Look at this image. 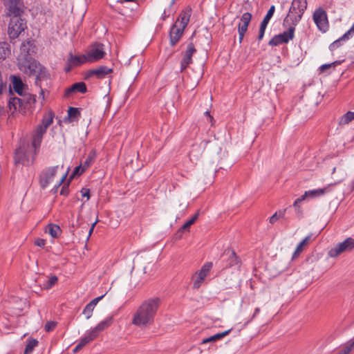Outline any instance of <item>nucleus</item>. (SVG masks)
Segmentation results:
<instances>
[{"instance_id":"obj_5","label":"nucleus","mask_w":354,"mask_h":354,"mask_svg":"<svg viewBox=\"0 0 354 354\" xmlns=\"http://www.w3.org/2000/svg\"><path fill=\"white\" fill-rule=\"evenodd\" d=\"M307 7L306 0H293L290 8V14L288 17L292 21V24L295 26L301 19L304 10Z\"/></svg>"},{"instance_id":"obj_36","label":"nucleus","mask_w":354,"mask_h":354,"mask_svg":"<svg viewBox=\"0 0 354 354\" xmlns=\"http://www.w3.org/2000/svg\"><path fill=\"white\" fill-rule=\"evenodd\" d=\"M354 348V337L337 354H349Z\"/></svg>"},{"instance_id":"obj_33","label":"nucleus","mask_w":354,"mask_h":354,"mask_svg":"<svg viewBox=\"0 0 354 354\" xmlns=\"http://www.w3.org/2000/svg\"><path fill=\"white\" fill-rule=\"evenodd\" d=\"M10 53L9 44L5 42L0 43V60H4Z\"/></svg>"},{"instance_id":"obj_45","label":"nucleus","mask_w":354,"mask_h":354,"mask_svg":"<svg viewBox=\"0 0 354 354\" xmlns=\"http://www.w3.org/2000/svg\"><path fill=\"white\" fill-rule=\"evenodd\" d=\"M339 64V62H334L333 63H330V64H323L320 66V71H324L325 70L329 68L330 66H335L337 64Z\"/></svg>"},{"instance_id":"obj_38","label":"nucleus","mask_w":354,"mask_h":354,"mask_svg":"<svg viewBox=\"0 0 354 354\" xmlns=\"http://www.w3.org/2000/svg\"><path fill=\"white\" fill-rule=\"evenodd\" d=\"M57 281L58 278L56 276H52L44 282L43 288L47 290L50 289L57 283Z\"/></svg>"},{"instance_id":"obj_6","label":"nucleus","mask_w":354,"mask_h":354,"mask_svg":"<svg viewBox=\"0 0 354 354\" xmlns=\"http://www.w3.org/2000/svg\"><path fill=\"white\" fill-rule=\"evenodd\" d=\"M36 101V96L29 95L28 97H11L8 101V107L12 113L19 111H21L26 109V104H31Z\"/></svg>"},{"instance_id":"obj_8","label":"nucleus","mask_w":354,"mask_h":354,"mask_svg":"<svg viewBox=\"0 0 354 354\" xmlns=\"http://www.w3.org/2000/svg\"><path fill=\"white\" fill-rule=\"evenodd\" d=\"M354 248V239L351 237L346 239L343 242L339 243L332 248L328 252L331 258L338 257L343 252H350Z\"/></svg>"},{"instance_id":"obj_58","label":"nucleus","mask_w":354,"mask_h":354,"mask_svg":"<svg viewBox=\"0 0 354 354\" xmlns=\"http://www.w3.org/2000/svg\"><path fill=\"white\" fill-rule=\"evenodd\" d=\"M244 35L243 33H239V43H241L242 41H243V39L244 37Z\"/></svg>"},{"instance_id":"obj_46","label":"nucleus","mask_w":354,"mask_h":354,"mask_svg":"<svg viewBox=\"0 0 354 354\" xmlns=\"http://www.w3.org/2000/svg\"><path fill=\"white\" fill-rule=\"evenodd\" d=\"M89 342V339L84 335V336L80 339L78 344H80V346H82L83 348Z\"/></svg>"},{"instance_id":"obj_49","label":"nucleus","mask_w":354,"mask_h":354,"mask_svg":"<svg viewBox=\"0 0 354 354\" xmlns=\"http://www.w3.org/2000/svg\"><path fill=\"white\" fill-rule=\"evenodd\" d=\"M82 164H80V165H79L78 167H76L75 168V170H74V172H73V174L74 175H79V174H81L82 172Z\"/></svg>"},{"instance_id":"obj_61","label":"nucleus","mask_w":354,"mask_h":354,"mask_svg":"<svg viewBox=\"0 0 354 354\" xmlns=\"http://www.w3.org/2000/svg\"><path fill=\"white\" fill-rule=\"evenodd\" d=\"M93 230H94L93 228H91V227L90 228L89 232H88V235L87 239H89V237L91 236V235L92 234V233H93Z\"/></svg>"},{"instance_id":"obj_4","label":"nucleus","mask_w":354,"mask_h":354,"mask_svg":"<svg viewBox=\"0 0 354 354\" xmlns=\"http://www.w3.org/2000/svg\"><path fill=\"white\" fill-rule=\"evenodd\" d=\"M20 15L11 14V19L8 25V35L11 39H15L27 28L26 21L22 19Z\"/></svg>"},{"instance_id":"obj_16","label":"nucleus","mask_w":354,"mask_h":354,"mask_svg":"<svg viewBox=\"0 0 354 354\" xmlns=\"http://www.w3.org/2000/svg\"><path fill=\"white\" fill-rule=\"evenodd\" d=\"M35 46L32 40H28L21 44L20 46V53L17 58H30L31 55L35 53Z\"/></svg>"},{"instance_id":"obj_41","label":"nucleus","mask_w":354,"mask_h":354,"mask_svg":"<svg viewBox=\"0 0 354 354\" xmlns=\"http://www.w3.org/2000/svg\"><path fill=\"white\" fill-rule=\"evenodd\" d=\"M229 266H238L239 261L237 257L234 252H231L229 257Z\"/></svg>"},{"instance_id":"obj_28","label":"nucleus","mask_w":354,"mask_h":354,"mask_svg":"<svg viewBox=\"0 0 354 354\" xmlns=\"http://www.w3.org/2000/svg\"><path fill=\"white\" fill-rule=\"evenodd\" d=\"M231 331V329H229V330H225L222 333H216L214 335H212L207 338H205L202 340L201 342V344H207V343H209V342H216L223 337H224L225 336L227 335Z\"/></svg>"},{"instance_id":"obj_19","label":"nucleus","mask_w":354,"mask_h":354,"mask_svg":"<svg viewBox=\"0 0 354 354\" xmlns=\"http://www.w3.org/2000/svg\"><path fill=\"white\" fill-rule=\"evenodd\" d=\"M354 35V24L351 26V28L346 31L341 37H339L338 39L335 40L334 42H333L330 46L329 49L331 51L335 50L336 48H337L340 45L342 41H345L348 40L353 35Z\"/></svg>"},{"instance_id":"obj_32","label":"nucleus","mask_w":354,"mask_h":354,"mask_svg":"<svg viewBox=\"0 0 354 354\" xmlns=\"http://www.w3.org/2000/svg\"><path fill=\"white\" fill-rule=\"evenodd\" d=\"M112 321V317H107L104 320L101 321L95 328L100 333L108 328L111 324Z\"/></svg>"},{"instance_id":"obj_51","label":"nucleus","mask_w":354,"mask_h":354,"mask_svg":"<svg viewBox=\"0 0 354 354\" xmlns=\"http://www.w3.org/2000/svg\"><path fill=\"white\" fill-rule=\"evenodd\" d=\"M6 113L5 106L2 102L0 101V117Z\"/></svg>"},{"instance_id":"obj_11","label":"nucleus","mask_w":354,"mask_h":354,"mask_svg":"<svg viewBox=\"0 0 354 354\" xmlns=\"http://www.w3.org/2000/svg\"><path fill=\"white\" fill-rule=\"evenodd\" d=\"M58 168V166L50 167L42 171L40 176V184L43 189L46 188L53 180Z\"/></svg>"},{"instance_id":"obj_64","label":"nucleus","mask_w":354,"mask_h":354,"mask_svg":"<svg viewBox=\"0 0 354 354\" xmlns=\"http://www.w3.org/2000/svg\"><path fill=\"white\" fill-rule=\"evenodd\" d=\"M176 0H171V5H173Z\"/></svg>"},{"instance_id":"obj_62","label":"nucleus","mask_w":354,"mask_h":354,"mask_svg":"<svg viewBox=\"0 0 354 354\" xmlns=\"http://www.w3.org/2000/svg\"><path fill=\"white\" fill-rule=\"evenodd\" d=\"M299 202L297 201V199H296V200L295 201L294 203H293V206H294L295 207H299Z\"/></svg>"},{"instance_id":"obj_12","label":"nucleus","mask_w":354,"mask_h":354,"mask_svg":"<svg viewBox=\"0 0 354 354\" xmlns=\"http://www.w3.org/2000/svg\"><path fill=\"white\" fill-rule=\"evenodd\" d=\"M86 55L89 62H93L103 58L105 55L104 45L102 44L93 45Z\"/></svg>"},{"instance_id":"obj_47","label":"nucleus","mask_w":354,"mask_h":354,"mask_svg":"<svg viewBox=\"0 0 354 354\" xmlns=\"http://www.w3.org/2000/svg\"><path fill=\"white\" fill-rule=\"evenodd\" d=\"M35 243L36 245H37L39 247H44L46 244V241L43 239H37L35 241Z\"/></svg>"},{"instance_id":"obj_43","label":"nucleus","mask_w":354,"mask_h":354,"mask_svg":"<svg viewBox=\"0 0 354 354\" xmlns=\"http://www.w3.org/2000/svg\"><path fill=\"white\" fill-rule=\"evenodd\" d=\"M57 326V322L54 321H48L44 326L45 330L50 332L54 330Z\"/></svg>"},{"instance_id":"obj_40","label":"nucleus","mask_w":354,"mask_h":354,"mask_svg":"<svg viewBox=\"0 0 354 354\" xmlns=\"http://www.w3.org/2000/svg\"><path fill=\"white\" fill-rule=\"evenodd\" d=\"M285 215V210H279L275 212L270 218V223L271 224L275 223L279 218H283Z\"/></svg>"},{"instance_id":"obj_52","label":"nucleus","mask_w":354,"mask_h":354,"mask_svg":"<svg viewBox=\"0 0 354 354\" xmlns=\"http://www.w3.org/2000/svg\"><path fill=\"white\" fill-rule=\"evenodd\" d=\"M260 313V308H256L255 310H254V312L252 315V319L256 317Z\"/></svg>"},{"instance_id":"obj_3","label":"nucleus","mask_w":354,"mask_h":354,"mask_svg":"<svg viewBox=\"0 0 354 354\" xmlns=\"http://www.w3.org/2000/svg\"><path fill=\"white\" fill-rule=\"evenodd\" d=\"M32 146L30 147L28 144L23 143L15 151L14 156L15 163L28 166L32 164L34 159Z\"/></svg>"},{"instance_id":"obj_1","label":"nucleus","mask_w":354,"mask_h":354,"mask_svg":"<svg viewBox=\"0 0 354 354\" xmlns=\"http://www.w3.org/2000/svg\"><path fill=\"white\" fill-rule=\"evenodd\" d=\"M160 306L158 298L144 301L133 315L132 324L138 327H147L153 324Z\"/></svg>"},{"instance_id":"obj_42","label":"nucleus","mask_w":354,"mask_h":354,"mask_svg":"<svg viewBox=\"0 0 354 354\" xmlns=\"http://www.w3.org/2000/svg\"><path fill=\"white\" fill-rule=\"evenodd\" d=\"M198 218V214H196L191 219L187 221L181 227V230H185L189 229V227L196 221Z\"/></svg>"},{"instance_id":"obj_7","label":"nucleus","mask_w":354,"mask_h":354,"mask_svg":"<svg viewBox=\"0 0 354 354\" xmlns=\"http://www.w3.org/2000/svg\"><path fill=\"white\" fill-rule=\"evenodd\" d=\"M212 267L213 263L212 262H206L199 270L192 275V281L194 289H198L202 286L209 274Z\"/></svg>"},{"instance_id":"obj_55","label":"nucleus","mask_w":354,"mask_h":354,"mask_svg":"<svg viewBox=\"0 0 354 354\" xmlns=\"http://www.w3.org/2000/svg\"><path fill=\"white\" fill-rule=\"evenodd\" d=\"M82 348V346H80V344L77 343V344L76 345V346L73 348V353H77L80 350H81Z\"/></svg>"},{"instance_id":"obj_15","label":"nucleus","mask_w":354,"mask_h":354,"mask_svg":"<svg viewBox=\"0 0 354 354\" xmlns=\"http://www.w3.org/2000/svg\"><path fill=\"white\" fill-rule=\"evenodd\" d=\"M86 62H89L86 54L81 55H73L71 53L67 60L68 67L66 71H69L72 67L80 66Z\"/></svg>"},{"instance_id":"obj_39","label":"nucleus","mask_w":354,"mask_h":354,"mask_svg":"<svg viewBox=\"0 0 354 354\" xmlns=\"http://www.w3.org/2000/svg\"><path fill=\"white\" fill-rule=\"evenodd\" d=\"M99 332L94 327L86 331L84 335L89 339L90 342L94 340L97 337Z\"/></svg>"},{"instance_id":"obj_9","label":"nucleus","mask_w":354,"mask_h":354,"mask_svg":"<svg viewBox=\"0 0 354 354\" xmlns=\"http://www.w3.org/2000/svg\"><path fill=\"white\" fill-rule=\"evenodd\" d=\"M295 26L292 24L286 31L274 36L270 40L269 45L277 46L282 44L288 43L294 37Z\"/></svg>"},{"instance_id":"obj_23","label":"nucleus","mask_w":354,"mask_h":354,"mask_svg":"<svg viewBox=\"0 0 354 354\" xmlns=\"http://www.w3.org/2000/svg\"><path fill=\"white\" fill-rule=\"evenodd\" d=\"M252 19V15L250 12H245L242 15L240 22L238 26V32L245 34Z\"/></svg>"},{"instance_id":"obj_56","label":"nucleus","mask_w":354,"mask_h":354,"mask_svg":"<svg viewBox=\"0 0 354 354\" xmlns=\"http://www.w3.org/2000/svg\"><path fill=\"white\" fill-rule=\"evenodd\" d=\"M68 193L67 188L63 187L62 189L60 191V194L62 195H66Z\"/></svg>"},{"instance_id":"obj_14","label":"nucleus","mask_w":354,"mask_h":354,"mask_svg":"<svg viewBox=\"0 0 354 354\" xmlns=\"http://www.w3.org/2000/svg\"><path fill=\"white\" fill-rule=\"evenodd\" d=\"M196 52L193 44L187 45L186 50L183 53V59L180 62V71H183L192 62V55Z\"/></svg>"},{"instance_id":"obj_2","label":"nucleus","mask_w":354,"mask_h":354,"mask_svg":"<svg viewBox=\"0 0 354 354\" xmlns=\"http://www.w3.org/2000/svg\"><path fill=\"white\" fill-rule=\"evenodd\" d=\"M18 66L21 71L28 76L38 79L41 75V66L35 59L30 58H17Z\"/></svg>"},{"instance_id":"obj_57","label":"nucleus","mask_w":354,"mask_h":354,"mask_svg":"<svg viewBox=\"0 0 354 354\" xmlns=\"http://www.w3.org/2000/svg\"><path fill=\"white\" fill-rule=\"evenodd\" d=\"M348 187H349V189H350V191H351V192H352V191H353V190H354V180H352V181L350 183V184H349V185H348Z\"/></svg>"},{"instance_id":"obj_25","label":"nucleus","mask_w":354,"mask_h":354,"mask_svg":"<svg viewBox=\"0 0 354 354\" xmlns=\"http://www.w3.org/2000/svg\"><path fill=\"white\" fill-rule=\"evenodd\" d=\"M112 69L105 66H101L97 68L91 70L89 71V75H95L99 79L104 78L106 75L111 73Z\"/></svg>"},{"instance_id":"obj_29","label":"nucleus","mask_w":354,"mask_h":354,"mask_svg":"<svg viewBox=\"0 0 354 354\" xmlns=\"http://www.w3.org/2000/svg\"><path fill=\"white\" fill-rule=\"evenodd\" d=\"M53 238H57L61 234V229L59 225L56 224H48L45 230Z\"/></svg>"},{"instance_id":"obj_37","label":"nucleus","mask_w":354,"mask_h":354,"mask_svg":"<svg viewBox=\"0 0 354 354\" xmlns=\"http://www.w3.org/2000/svg\"><path fill=\"white\" fill-rule=\"evenodd\" d=\"M38 341L35 339H29L27 342L24 354H30L34 348L37 346Z\"/></svg>"},{"instance_id":"obj_10","label":"nucleus","mask_w":354,"mask_h":354,"mask_svg":"<svg viewBox=\"0 0 354 354\" xmlns=\"http://www.w3.org/2000/svg\"><path fill=\"white\" fill-rule=\"evenodd\" d=\"M313 20L320 31L326 32L328 30V18L326 12L324 9L319 8L314 12Z\"/></svg>"},{"instance_id":"obj_13","label":"nucleus","mask_w":354,"mask_h":354,"mask_svg":"<svg viewBox=\"0 0 354 354\" xmlns=\"http://www.w3.org/2000/svg\"><path fill=\"white\" fill-rule=\"evenodd\" d=\"M12 88L21 97H28V87L24 84L21 78L12 76L11 77Z\"/></svg>"},{"instance_id":"obj_18","label":"nucleus","mask_w":354,"mask_h":354,"mask_svg":"<svg viewBox=\"0 0 354 354\" xmlns=\"http://www.w3.org/2000/svg\"><path fill=\"white\" fill-rule=\"evenodd\" d=\"M46 130L47 128L41 124L36 128L32 142V145L35 150L39 147L42 140L43 135L46 133Z\"/></svg>"},{"instance_id":"obj_44","label":"nucleus","mask_w":354,"mask_h":354,"mask_svg":"<svg viewBox=\"0 0 354 354\" xmlns=\"http://www.w3.org/2000/svg\"><path fill=\"white\" fill-rule=\"evenodd\" d=\"M79 114V111L77 108L70 107L68 111V115L69 118H75Z\"/></svg>"},{"instance_id":"obj_20","label":"nucleus","mask_w":354,"mask_h":354,"mask_svg":"<svg viewBox=\"0 0 354 354\" xmlns=\"http://www.w3.org/2000/svg\"><path fill=\"white\" fill-rule=\"evenodd\" d=\"M184 29L179 27L178 23H175L170 30V43L171 46H174L180 39Z\"/></svg>"},{"instance_id":"obj_26","label":"nucleus","mask_w":354,"mask_h":354,"mask_svg":"<svg viewBox=\"0 0 354 354\" xmlns=\"http://www.w3.org/2000/svg\"><path fill=\"white\" fill-rule=\"evenodd\" d=\"M86 91L85 83L80 82L73 84L71 87L66 90L65 95L68 96L71 93L79 92L84 93Z\"/></svg>"},{"instance_id":"obj_35","label":"nucleus","mask_w":354,"mask_h":354,"mask_svg":"<svg viewBox=\"0 0 354 354\" xmlns=\"http://www.w3.org/2000/svg\"><path fill=\"white\" fill-rule=\"evenodd\" d=\"M354 120V112L348 111L343 115L339 120V125H346Z\"/></svg>"},{"instance_id":"obj_53","label":"nucleus","mask_w":354,"mask_h":354,"mask_svg":"<svg viewBox=\"0 0 354 354\" xmlns=\"http://www.w3.org/2000/svg\"><path fill=\"white\" fill-rule=\"evenodd\" d=\"M306 199H307V197L304 196V194L299 198H297V201L300 203L301 202L304 201Z\"/></svg>"},{"instance_id":"obj_17","label":"nucleus","mask_w":354,"mask_h":354,"mask_svg":"<svg viewBox=\"0 0 354 354\" xmlns=\"http://www.w3.org/2000/svg\"><path fill=\"white\" fill-rule=\"evenodd\" d=\"M275 10L274 6H271L266 14V15L264 17L263 21L261 23L260 28H259V33L258 39L259 40H261L264 36L266 29L267 28V26L270 20V19L272 17L274 12Z\"/></svg>"},{"instance_id":"obj_59","label":"nucleus","mask_w":354,"mask_h":354,"mask_svg":"<svg viewBox=\"0 0 354 354\" xmlns=\"http://www.w3.org/2000/svg\"><path fill=\"white\" fill-rule=\"evenodd\" d=\"M39 97H41L43 100H44V92L42 89L40 91Z\"/></svg>"},{"instance_id":"obj_63","label":"nucleus","mask_w":354,"mask_h":354,"mask_svg":"<svg viewBox=\"0 0 354 354\" xmlns=\"http://www.w3.org/2000/svg\"><path fill=\"white\" fill-rule=\"evenodd\" d=\"M97 222V221H95L92 224V225H91V227L94 229V227H95V225H96Z\"/></svg>"},{"instance_id":"obj_34","label":"nucleus","mask_w":354,"mask_h":354,"mask_svg":"<svg viewBox=\"0 0 354 354\" xmlns=\"http://www.w3.org/2000/svg\"><path fill=\"white\" fill-rule=\"evenodd\" d=\"M310 239V236L305 237L297 245L295 252L293 253L292 258L297 257L303 251L304 247L308 243Z\"/></svg>"},{"instance_id":"obj_31","label":"nucleus","mask_w":354,"mask_h":354,"mask_svg":"<svg viewBox=\"0 0 354 354\" xmlns=\"http://www.w3.org/2000/svg\"><path fill=\"white\" fill-rule=\"evenodd\" d=\"M54 116V113L52 111H49L44 115L41 124L48 129L53 123Z\"/></svg>"},{"instance_id":"obj_48","label":"nucleus","mask_w":354,"mask_h":354,"mask_svg":"<svg viewBox=\"0 0 354 354\" xmlns=\"http://www.w3.org/2000/svg\"><path fill=\"white\" fill-rule=\"evenodd\" d=\"M81 193H82V196L83 197H86V200L88 201L90 198V194H89V189H82L81 190Z\"/></svg>"},{"instance_id":"obj_50","label":"nucleus","mask_w":354,"mask_h":354,"mask_svg":"<svg viewBox=\"0 0 354 354\" xmlns=\"http://www.w3.org/2000/svg\"><path fill=\"white\" fill-rule=\"evenodd\" d=\"M66 174H64V175H63V176L60 178L59 180V181L57 182V183L55 185V188H56V189H57V188L60 186V185L64 182V180H65V178H66Z\"/></svg>"},{"instance_id":"obj_27","label":"nucleus","mask_w":354,"mask_h":354,"mask_svg":"<svg viewBox=\"0 0 354 354\" xmlns=\"http://www.w3.org/2000/svg\"><path fill=\"white\" fill-rule=\"evenodd\" d=\"M190 16V10H184L180 14L176 23H178L179 27L185 29L189 21Z\"/></svg>"},{"instance_id":"obj_54","label":"nucleus","mask_w":354,"mask_h":354,"mask_svg":"<svg viewBox=\"0 0 354 354\" xmlns=\"http://www.w3.org/2000/svg\"><path fill=\"white\" fill-rule=\"evenodd\" d=\"M205 115L208 117V118L211 122H212V121H214L213 117L210 115L209 112L208 111L205 112Z\"/></svg>"},{"instance_id":"obj_22","label":"nucleus","mask_w":354,"mask_h":354,"mask_svg":"<svg viewBox=\"0 0 354 354\" xmlns=\"http://www.w3.org/2000/svg\"><path fill=\"white\" fill-rule=\"evenodd\" d=\"M333 184H330L328 186L324 188H319L315 189L308 190L304 192V196H306L307 198H315L324 195L326 193L330 192V186Z\"/></svg>"},{"instance_id":"obj_30","label":"nucleus","mask_w":354,"mask_h":354,"mask_svg":"<svg viewBox=\"0 0 354 354\" xmlns=\"http://www.w3.org/2000/svg\"><path fill=\"white\" fill-rule=\"evenodd\" d=\"M96 157V153L95 151H91L88 156L86 157L84 162L82 164V172H84L87 168H88L94 162V160Z\"/></svg>"},{"instance_id":"obj_60","label":"nucleus","mask_w":354,"mask_h":354,"mask_svg":"<svg viewBox=\"0 0 354 354\" xmlns=\"http://www.w3.org/2000/svg\"><path fill=\"white\" fill-rule=\"evenodd\" d=\"M167 17V15H166V11H165V10H164V12H163V13H162V16H161V18H162V20H165V19H166V17Z\"/></svg>"},{"instance_id":"obj_21","label":"nucleus","mask_w":354,"mask_h":354,"mask_svg":"<svg viewBox=\"0 0 354 354\" xmlns=\"http://www.w3.org/2000/svg\"><path fill=\"white\" fill-rule=\"evenodd\" d=\"M5 6L8 9V15L11 16V14L20 15L21 10L18 6L19 0H2Z\"/></svg>"},{"instance_id":"obj_24","label":"nucleus","mask_w":354,"mask_h":354,"mask_svg":"<svg viewBox=\"0 0 354 354\" xmlns=\"http://www.w3.org/2000/svg\"><path fill=\"white\" fill-rule=\"evenodd\" d=\"M106 294L96 297L93 299L91 302H89L84 308L82 313L85 315L86 318L88 319L91 318L93 314V311L97 304V303L104 297Z\"/></svg>"}]
</instances>
